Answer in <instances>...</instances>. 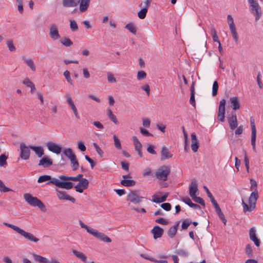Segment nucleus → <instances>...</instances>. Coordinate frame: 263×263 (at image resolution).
I'll use <instances>...</instances> for the list:
<instances>
[{
	"mask_svg": "<svg viewBox=\"0 0 263 263\" xmlns=\"http://www.w3.org/2000/svg\"><path fill=\"white\" fill-rule=\"evenodd\" d=\"M113 138H114V140L115 146L117 149H121V145L120 140L118 139V138L116 135H114Z\"/></svg>",
	"mask_w": 263,
	"mask_h": 263,
	"instance_id": "obj_55",
	"label": "nucleus"
},
{
	"mask_svg": "<svg viewBox=\"0 0 263 263\" xmlns=\"http://www.w3.org/2000/svg\"><path fill=\"white\" fill-rule=\"evenodd\" d=\"M225 108H218L217 120L221 122L225 121Z\"/></svg>",
	"mask_w": 263,
	"mask_h": 263,
	"instance_id": "obj_33",
	"label": "nucleus"
},
{
	"mask_svg": "<svg viewBox=\"0 0 263 263\" xmlns=\"http://www.w3.org/2000/svg\"><path fill=\"white\" fill-rule=\"evenodd\" d=\"M258 198V194L257 189H255L254 191H253L250 196L249 198V203H252V205H254L255 206L256 202Z\"/></svg>",
	"mask_w": 263,
	"mask_h": 263,
	"instance_id": "obj_25",
	"label": "nucleus"
},
{
	"mask_svg": "<svg viewBox=\"0 0 263 263\" xmlns=\"http://www.w3.org/2000/svg\"><path fill=\"white\" fill-rule=\"evenodd\" d=\"M23 60L26 63V64L30 68V69L32 71H34L35 70V66L34 65L33 60L31 59H27L26 57H23Z\"/></svg>",
	"mask_w": 263,
	"mask_h": 263,
	"instance_id": "obj_32",
	"label": "nucleus"
},
{
	"mask_svg": "<svg viewBox=\"0 0 263 263\" xmlns=\"http://www.w3.org/2000/svg\"><path fill=\"white\" fill-rule=\"evenodd\" d=\"M51 179V177L49 175H43L39 177L37 179V182L39 183H42L45 181H49V180Z\"/></svg>",
	"mask_w": 263,
	"mask_h": 263,
	"instance_id": "obj_45",
	"label": "nucleus"
},
{
	"mask_svg": "<svg viewBox=\"0 0 263 263\" xmlns=\"http://www.w3.org/2000/svg\"><path fill=\"white\" fill-rule=\"evenodd\" d=\"M19 234L30 241L36 242L39 240V239L35 237L32 234L26 232L22 229L21 230Z\"/></svg>",
	"mask_w": 263,
	"mask_h": 263,
	"instance_id": "obj_20",
	"label": "nucleus"
},
{
	"mask_svg": "<svg viewBox=\"0 0 263 263\" xmlns=\"http://www.w3.org/2000/svg\"><path fill=\"white\" fill-rule=\"evenodd\" d=\"M12 191V190L11 189L6 187L4 183H3V182L1 180H0V191L1 192L5 193Z\"/></svg>",
	"mask_w": 263,
	"mask_h": 263,
	"instance_id": "obj_47",
	"label": "nucleus"
},
{
	"mask_svg": "<svg viewBox=\"0 0 263 263\" xmlns=\"http://www.w3.org/2000/svg\"><path fill=\"white\" fill-rule=\"evenodd\" d=\"M63 154L66 157L68 158L70 160L73 159V158L76 156L73 153L72 149L70 148L64 149L63 151Z\"/></svg>",
	"mask_w": 263,
	"mask_h": 263,
	"instance_id": "obj_35",
	"label": "nucleus"
},
{
	"mask_svg": "<svg viewBox=\"0 0 263 263\" xmlns=\"http://www.w3.org/2000/svg\"><path fill=\"white\" fill-rule=\"evenodd\" d=\"M161 160H164L165 159H168L172 157L173 155L171 154V152L168 150V149L165 146H163L161 151Z\"/></svg>",
	"mask_w": 263,
	"mask_h": 263,
	"instance_id": "obj_21",
	"label": "nucleus"
},
{
	"mask_svg": "<svg viewBox=\"0 0 263 263\" xmlns=\"http://www.w3.org/2000/svg\"><path fill=\"white\" fill-rule=\"evenodd\" d=\"M191 223L192 221H190L189 219L183 220L181 224L182 229L183 230L186 229Z\"/></svg>",
	"mask_w": 263,
	"mask_h": 263,
	"instance_id": "obj_58",
	"label": "nucleus"
},
{
	"mask_svg": "<svg viewBox=\"0 0 263 263\" xmlns=\"http://www.w3.org/2000/svg\"><path fill=\"white\" fill-rule=\"evenodd\" d=\"M198 182L195 179L192 180V182L189 186V194L192 198L196 196V193L198 192Z\"/></svg>",
	"mask_w": 263,
	"mask_h": 263,
	"instance_id": "obj_13",
	"label": "nucleus"
},
{
	"mask_svg": "<svg viewBox=\"0 0 263 263\" xmlns=\"http://www.w3.org/2000/svg\"><path fill=\"white\" fill-rule=\"evenodd\" d=\"M146 77V73L144 71H139L137 73V79L139 80L144 79Z\"/></svg>",
	"mask_w": 263,
	"mask_h": 263,
	"instance_id": "obj_62",
	"label": "nucleus"
},
{
	"mask_svg": "<svg viewBox=\"0 0 263 263\" xmlns=\"http://www.w3.org/2000/svg\"><path fill=\"white\" fill-rule=\"evenodd\" d=\"M52 164V161L48 159L47 157L42 158L39 163V165L43 166L44 167H47Z\"/></svg>",
	"mask_w": 263,
	"mask_h": 263,
	"instance_id": "obj_26",
	"label": "nucleus"
},
{
	"mask_svg": "<svg viewBox=\"0 0 263 263\" xmlns=\"http://www.w3.org/2000/svg\"><path fill=\"white\" fill-rule=\"evenodd\" d=\"M30 146H27L24 143L22 142L20 144V157L22 159L26 160L29 158L30 153Z\"/></svg>",
	"mask_w": 263,
	"mask_h": 263,
	"instance_id": "obj_7",
	"label": "nucleus"
},
{
	"mask_svg": "<svg viewBox=\"0 0 263 263\" xmlns=\"http://www.w3.org/2000/svg\"><path fill=\"white\" fill-rule=\"evenodd\" d=\"M139 190H134L131 191L127 196V201H130L135 204L141 202L144 197L138 196Z\"/></svg>",
	"mask_w": 263,
	"mask_h": 263,
	"instance_id": "obj_5",
	"label": "nucleus"
},
{
	"mask_svg": "<svg viewBox=\"0 0 263 263\" xmlns=\"http://www.w3.org/2000/svg\"><path fill=\"white\" fill-rule=\"evenodd\" d=\"M61 182V181H60L58 179H57L55 178L51 177V179L49 180V181H48L47 183V184L52 183V184H54L56 186L59 187Z\"/></svg>",
	"mask_w": 263,
	"mask_h": 263,
	"instance_id": "obj_52",
	"label": "nucleus"
},
{
	"mask_svg": "<svg viewBox=\"0 0 263 263\" xmlns=\"http://www.w3.org/2000/svg\"><path fill=\"white\" fill-rule=\"evenodd\" d=\"M90 0H80L79 3V10L81 12L86 11L90 4Z\"/></svg>",
	"mask_w": 263,
	"mask_h": 263,
	"instance_id": "obj_24",
	"label": "nucleus"
},
{
	"mask_svg": "<svg viewBox=\"0 0 263 263\" xmlns=\"http://www.w3.org/2000/svg\"><path fill=\"white\" fill-rule=\"evenodd\" d=\"M125 28L127 29L129 32H132L134 34H136L137 29L134 23H129L127 24L125 26Z\"/></svg>",
	"mask_w": 263,
	"mask_h": 263,
	"instance_id": "obj_40",
	"label": "nucleus"
},
{
	"mask_svg": "<svg viewBox=\"0 0 263 263\" xmlns=\"http://www.w3.org/2000/svg\"><path fill=\"white\" fill-rule=\"evenodd\" d=\"M7 45L10 51H14L16 50V48L12 40H8L7 42Z\"/></svg>",
	"mask_w": 263,
	"mask_h": 263,
	"instance_id": "obj_57",
	"label": "nucleus"
},
{
	"mask_svg": "<svg viewBox=\"0 0 263 263\" xmlns=\"http://www.w3.org/2000/svg\"><path fill=\"white\" fill-rule=\"evenodd\" d=\"M147 9L143 8L138 12V16L141 19H144L146 17Z\"/></svg>",
	"mask_w": 263,
	"mask_h": 263,
	"instance_id": "obj_44",
	"label": "nucleus"
},
{
	"mask_svg": "<svg viewBox=\"0 0 263 263\" xmlns=\"http://www.w3.org/2000/svg\"><path fill=\"white\" fill-rule=\"evenodd\" d=\"M191 140H192V144L191 148L192 150L194 152H196L198 151L199 148V145L198 142V140L196 137V135L195 133H192L191 134Z\"/></svg>",
	"mask_w": 263,
	"mask_h": 263,
	"instance_id": "obj_22",
	"label": "nucleus"
},
{
	"mask_svg": "<svg viewBox=\"0 0 263 263\" xmlns=\"http://www.w3.org/2000/svg\"><path fill=\"white\" fill-rule=\"evenodd\" d=\"M30 149L34 151L39 157H41L44 154V149L41 146H30Z\"/></svg>",
	"mask_w": 263,
	"mask_h": 263,
	"instance_id": "obj_31",
	"label": "nucleus"
},
{
	"mask_svg": "<svg viewBox=\"0 0 263 263\" xmlns=\"http://www.w3.org/2000/svg\"><path fill=\"white\" fill-rule=\"evenodd\" d=\"M242 201V205L243 206V211L246 213L247 211H252L255 208V206L254 205H252V203H249L250 205L249 206L243 200V199H241Z\"/></svg>",
	"mask_w": 263,
	"mask_h": 263,
	"instance_id": "obj_34",
	"label": "nucleus"
},
{
	"mask_svg": "<svg viewBox=\"0 0 263 263\" xmlns=\"http://www.w3.org/2000/svg\"><path fill=\"white\" fill-rule=\"evenodd\" d=\"M57 195L60 200H67L71 201L72 203L76 202L74 198L67 195L66 193L64 191L57 190Z\"/></svg>",
	"mask_w": 263,
	"mask_h": 263,
	"instance_id": "obj_14",
	"label": "nucleus"
},
{
	"mask_svg": "<svg viewBox=\"0 0 263 263\" xmlns=\"http://www.w3.org/2000/svg\"><path fill=\"white\" fill-rule=\"evenodd\" d=\"M246 253L248 255L249 257H253V250L251 245L248 244L245 249Z\"/></svg>",
	"mask_w": 263,
	"mask_h": 263,
	"instance_id": "obj_48",
	"label": "nucleus"
},
{
	"mask_svg": "<svg viewBox=\"0 0 263 263\" xmlns=\"http://www.w3.org/2000/svg\"><path fill=\"white\" fill-rule=\"evenodd\" d=\"M230 102L231 103V106L233 110H237L240 109V104L239 99L237 97H233L230 98Z\"/></svg>",
	"mask_w": 263,
	"mask_h": 263,
	"instance_id": "obj_19",
	"label": "nucleus"
},
{
	"mask_svg": "<svg viewBox=\"0 0 263 263\" xmlns=\"http://www.w3.org/2000/svg\"><path fill=\"white\" fill-rule=\"evenodd\" d=\"M132 140L135 145V150L137 152L139 157L141 158L143 156L141 151L142 144L136 136L132 137Z\"/></svg>",
	"mask_w": 263,
	"mask_h": 263,
	"instance_id": "obj_18",
	"label": "nucleus"
},
{
	"mask_svg": "<svg viewBox=\"0 0 263 263\" xmlns=\"http://www.w3.org/2000/svg\"><path fill=\"white\" fill-rule=\"evenodd\" d=\"M107 115L109 119L113 122L115 124H119V122L116 118V116L112 113L111 109H108L107 111Z\"/></svg>",
	"mask_w": 263,
	"mask_h": 263,
	"instance_id": "obj_37",
	"label": "nucleus"
},
{
	"mask_svg": "<svg viewBox=\"0 0 263 263\" xmlns=\"http://www.w3.org/2000/svg\"><path fill=\"white\" fill-rule=\"evenodd\" d=\"M218 87L219 86L218 82L216 81H214L212 87V95L213 96H216L217 95Z\"/></svg>",
	"mask_w": 263,
	"mask_h": 263,
	"instance_id": "obj_49",
	"label": "nucleus"
},
{
	"mask_svg": "<svg viewBox=\"0 0 263 263\" xmlns=\"http://www.w3.org/2000/svg\"><path fill=\"white\" fill-rule=\"evenodd\" d=\"M64 76L65 77L66 80L68 83H69L71 85H73V81L70 76V72L68 70H66L64 72Z\"/></svg>",
	"mask_w": 263,
	"mask_h": 263,
	"instance_id": "obj_59",
	"label": "nucleus"
},
{
	"mask_svg": "<svg viewBox=\"0 0 263 263\" xmlns=\"http://www.w3.org/2000/svg\"><path fill=\"white\" fill-rule=\"evenodd\" d=\"M121 184L125 186L129 187L135 185L136 182L134 180L123 179L121 181Z\"/></svg>",
	"mask_w": 263,
	"mask_h": 263,
	"instance_id": "obj_38",
	"label": "nucleus"
},
{
	"mask_svg": "<svg viewBox=\"0 0 263 263\" xmlns=\"http://www.w3.org/2000/svg\"><path fill=\"white\" fill-rule=\"evenodd\" d=\"M71 163V167L73 171H76L78 169L79 163L77 159L76 156L73 158V159H72L70 160Z\"/></svg>",
	"mask_w": 263,
	"mask_h": 263,
	"instance_id": "obj_42",
	"label": "nucleus"
},
{
	"mask_svg": "<svg viewBox=\"0 0 263 263\" xmlns=\"http://www.w3.org/2000/svg\"><path fill=\"white\" fill-rule=\"evenodd\" d=\"M47 146L49 151L56 154H59L61 152L62 147L56 143L49 142L47 143Z\"/></svg>",
	"mask_w": 263,
	"mask_h": 263,
	"instance_id": "obj_16",
	"label": "nucleus"
},
{
	"mask_svg": "<svg viewBox=\"0 0 263 263\" xmlns=\"http://www.w3.org/2000/svg\"><path fill=\"white\" fill-rule=\"evenodd\" d=\"M60 43L65 47H70L73 44V42L71 41V40L67 37H63L60 40Z\"/></svg>",
	"mask_w": 263,
	"mask_h": 263,
	"instance_id": "obj_39",
	"label": "nucleus"
},
{
	"mask_svg": "<svg viewBox=\"0 0 263 263\" xmlns=\"http://www.w3.org/2000/svg\"><path fill=\"white\" fill-rule=\"evenodd\" d=\"M140 131L142 135L145 136H152L153 135L150 133L147 129L142 127L140 128Z\"/></svg>",
	"mask_w": 263,
	"mask_h": 263,
	"instance_id": "obj_64",
	"label": "nucleus"
},
{
	"mask_svg": "<svg viewBox=\"0 0 263 263\" xmlns=\"http://www.w3.org/2000/svg\"><path fill=\"white\" fill-rule=\"evenodd\" d=\"M32 256L35 260L40 263H49L50 260L41 255L32 254Z\"/></svg>",
	"mask_w": 263,
	"mask_h": 263,
	"instance_id": "obj_30",
	"label": "nucleus"
},
{
	"mask_svg": "<svg viewBox=\"0 0 263 263\" xmlns=\"http://www.w3.org/2000/svg\"><path fill=\"white\" fill-rule=\"evenodd\" d=\"M79 224L82 228L85 229L88 233H89L90 234H91V233L92 232L94 229H92V228L88 227V226H87L86 224L82 222V221H81V220H80L79 221Z\"/></svg>",
	"mask_w": 263,
	"mask_h": 263,
	"instance_id": "obj_43",
	"label": "nucleus"
},
{
	"mask_svg": "<svg viewBox=\"0 0 263 263\" xmlns=\"http://www.w3.org/2000/svg\"><path fill=\"white\" fill-rule=\"evenodd\" d=\"M24 197L28 203L32 206H37L41 209L45 208L44 203L40 199L36 197L32 196L30 194H25Z\"/></svg>",
	"mask_w": 263,
	"mask_h": 263,
	"instance_id": "obj_2",
	"label": "nucleus"
},
{
	"mask_svg": "<svg viewBox=\"0 0 263 263\" xmlns=\"http://www.w3.org/2000/svg\"><path fill=\"white\" fill-rule=\"evenodd\" d=\"M192 198L195 202L200 204L202 206H205V202L202 198L195 196Z\"/></svg>",
	"mask_w": 263,
	"mask_h": 263,
	"instance_id": "obj_53",
	"label": "nucleus"
},
{
	"mask_svg": "<svg viewBox=\"0 0 263 263\" xmlns=\"http://www.w3.org/2000/svg\"><path fill=\"white\" fill-rule=\"evenodd\" d=\"M249 237L250 239L254 242L256 247H259L260 246V241L256 236V229L254 227H252L250 229Z\"/></svg>",
	"mask_w": 263,
	"mask_h": 263,
	"instance_id": "obj_15",
	"label": "nucleus"
},
{
	"mask_svg": "<svg viewBox=\"0 0 263 263\" xmlns=\"http://www.w3.org/2000/svg\"><path fill=\"white\" fill-rule=\"evenodd\" d=\"M182 201L185 204H187L191 208L195 209L200 210L201 207L197 204L194 203L192 202L191 199L189 197H185L182 199Z\"/></svg>",
	"mask_w": 263,
	"mask_h": 263,
	"instance_id": "obj_28",
	"label": "nucleus"
},
{
	"mask_svg": "<svg viewBox=\"0 0 263 263\" xmlns=\"http://www.w3.org/2000/svg\"><path fill=\"white\" fill-rule=\"evenodd\" d=\"M73 183L69 181H61L59 187L69 190L72 188Z\"/></svg>",
	"mask_w": 263,
	"mask_h": 263,
	"instance_id": "obj_36",
	"label": "nucleus"
},
{
	"mask_svg": "<svg viewBox=\"0 0 263 263\" xmlns=\"http://www.w3.org/2000/svg\"><path fill=\"white\" fill-rule=\"evenodd\" d=\"M70 28L72 31H76L78 30V26L74 20L70 21Z\"/></svg>",
	"mask_w": 263,
	"mask_h": 263,
	"instance_id": "obj_50",
	"label": "nucleus"
},
{
	"mask_svg": "<svg viewBox=\"0 0 263 263\" xmlns=\"http://www.w3.org/2000/svg\"><path fill=\"white\" fill-rule=\"evenodd\" d=\"M155 222L163 225H167L168 223V221L167 220L165 219L162 217L157 218L155 220Z\"/></svg>",
	"mask_w": 263,
	"mask_h": 263,
	"instance_id": "obj_61",
	"label": "nucleus"
},
{
	"mask_svg": "<svg viewBox=\"0 0 263 263\" xmlns=\"http://www.w3.org/2000/svg\"><path fill=\"white\" fill-rule=\"evenodd\" d=\"M243 153H244V161H245V166L246 167V170L248 173L249 172V159L247 156L246 151L243 150Z\"/></svg>",
	"mask_w": 263,
	"mask_h": 263,
	"instance_id": "obj_46",
	"label": "nucleus"
},
{
	"mask_svg": "<svg viewBox=\"0 0 263 263\" xmlns=\"http://www.w3.org/2000/svg\"><path fill=\"white\" fill-rule=\"evenodd\" d=\"M229 27L233 37L235 40V42L236 43H237L238 40V35L236 30L235 26H233L232 25H231V26Z\"/></svg>",
	"mask_w": 263,
	"mask_h": 263,
	"instance_id": "obj_41",
	"label": "nucleus"
},
{
	"mask_svg": "<svg viewBox=\"0 0 263 263\" xmlns=\"http://www.w3.org/2000/svg\"><path fill=\"white\" fill-rule=\"evenodd\" d=\"M72 252L73 254L82 261L87 263V256L82 252L78 251L74 249H72Z\"/></svg>",
	"mask_w": 263,
	"mask_h": 263,
	"instance_id": "obj_27",
	"label": "nucleus"
},
{
	"mask_svg": "<svg viewBox=\"0 0 263 263\" xmlns=\"http://www.w3.org/2000/svg\"><path fill=\"white\" fill-rule=\"evenodd\" d=\"M49 36L53 40H57L61 37L58 27L55 24H52L49 28Z\"/></svg>",
	"mask_w": 263,
	"mask_h": 263,
	"instance_id": "obj_12",
	"label": "nucleus"
},
{
	"mask_svg": "<svg viewBox=\"0 0 263 263\" xmlns=\"http://www.w3.org/2000/svg\"><path fill=\"white\" fill-rule=\"evenodd\" d=\"M161 207L166 211H170L171 210L172 205L170 203H163L161 204Z\"/></svg>",
	"mask_w": 263,
	"mask_h": 263,
	"instance_id": "obj_63",
	"label": "nucleus"
},
{
	"mask_svg": "<svg viewBox=\"0 0 263 263\" xmlns=\"http://www.w3.org/2000/svg\"><path fill=\"white\" fill-rule=\"evenodd\" d=\"M176 253L182 257H186L189 255L188 252L184 249H178L176 251Z\"/></svg>",
	"mask_w": 263,
	"mask_h": 263,
	"instance_id": "obj_51",
	"label": "nucleus"
},
{
	"mask_svg": "<svg viewBox=\"0 0 263 263\" xmlns=\"http://www.w3.org/2000/svg\"><path fill=\"white\" fill-rule=\"evenodd\" d=\"M171 170L170 166L163 165L159 167L156 172V177L160 180L166 181L167 176L170 173Z\"/></svg>",
	"mask_w": 263,
	"mask_h": 263,
	"instance_id": "obj_3",
	"label": "nucleus"
},
{
	"mask_svg": "<svg viewBox=\"0 0 263 263\" xmlns=\"http://www.w3.org/2000/svg\"><path fill=\"white\" fill-rule=\"evenodd\" d=\"M93 145L94 147L96 149V152H97L98 154L101 157H103L104 155L103 151L101 149V148L99 147V146L96 143H93Z\"/></svg>",
	"mask_w": 263,
	"mask_h": 263,
	"instance_id": "obj_54",
	"label": "nucleus"
},
{
	"mask_svg": "<svg viewBox=\"0 0 263 263\" xmlns=\"http://www.w3.org/2000/svg\"><path fill=\"white\" fill-rule=\"evenodd\" d=\"M65 98L66 99V102L67 103V104L69 105V106L70 107V108L73 111V112L77 119H80V116L78 115V112L77 107H76L74 102L70 96V95L66 93L65 95Z\"/></svg>",
	"mask_w": 263,
	"mask_h": 263,
	"instance_id": "obj_10",
	"label": "nucleus"
},
{
	"mask_svg": "<svg viewBox=\"0 0 263 263\" xmlns=\"http://www.w3.org/2000/svg\"><path fill=\"white\" fill-rule=\"evenodd\" d=\"M4 224L5 226H7L8 227L11 228L12 229H13L14 231H16L18 233H19L20 231L21 230V229L19 227H18L16 226L13 225L12 224H10V223L5 222Z\"/></svg>",
	"mask_w": 263,
	"mask_h": 263,
	"instance_id": "obj_60",
	"label": "nucleus"
},
{
	"mask_svg": "<svg viewBox=\"0 0 263 263\" xmlns=\"http://www.w3.org/2000/svg\"><path fill=\"white\" fill-rule=\"evenodd\" d=\"M250 7V12L255 16V20H258L262 14L261 9L257 1L252 2L249 4Z\"/></svg>",
	"mask_w": 263,
	"mask_h": 263,
	"instance_id": "obj_4",
	"label": "nucleus"
},
{
	"mask_svg": "<svg viewBox=\"0 0 263 263\" xmlns=\"http://www.w3.org/2000/svg\"><path fill=\"white\" fill-rule=\"evenodd\" d=\"M89 181L86 178H82L74 187L77 192L81 193L84 190L87 189Z\"/></svg>",
	"mask_w": 263,
	"mask_h": 263,
	"instance_id": "obj_9",
	"label": "nucleus"
},
{
	"mask_svg": "<svg viewBox=\"0 0 263 263\" xmlns=\"http://www.w3.org/2000/svg\"><path fill=\"white\" fill-rule=\"evenodd\" d=\"M179 224V222L178 221L175 225L171 227L169 229V230L167 232V234H168V236L170 238H173L175 236V235L177 233V228H178Z\"/></svg>",
	"mask_w": 263,
	"mask_h": 263,
	"instance_id": "obj_29",
	"label": "nucleus"
},
{
	"mask_svg": "<svg viewBox=\"0 0 263 263\" xmlns=\"http://www.w3.org/2000/svg\"><path fill=\"white\" fill-rule=\"evenodd\" d=\"M80 0H63L62 4L64 7H74L80 3Z\"/></svg>",
	"mask_w": 263,
	"mask_h": 263,
	"instance_id": "obj_23",
	"label": "nucleus"
},
{
	"mask_svg": "<svg viewBox=\"0 0 263 263\" xmlns=\"http://www.w3.org/2000/svg\"><path fill=\"white\" fill-rule=\"evenodd\" d=\"M227 120L230 128L231 130H234L237 127L238 122L237 116L235 112H232L230 115H228L227 117Z\"/></svg>",
	"mask_w": 263,
	"mask_h": 263,
	"instance_id": "obj_8",
	"label": "nucleus"
},
{
	"mask_svg": "<svg viewBox=\"0 0 263 263\" xmlns=\"http://www.w3.org/2000/svg\"><path fill=\"white\" fill-rule=\"evenodd\" d=\"M250 123L251 126V145L252 148L254 152H256V129L254 120L253 117L250 118Z\"/></svg>",
	"mask_w": 263,
	"mask_h": 263,
	"instance_id": "obj_6",
	"label": "nucleus"
},
{
	"mask_svg": "<svg viewBox=\"0 0 263 263\" xmlns=\"http://www.w3.org/2000/svg\"><path fill=\"white\" fill-rule=\"evenodd\" d=\"M91 234L102 241L106 242H110L111 241V239L107 235L103 233L99 232L96 229H94Z\"/></svg>",
	"mask_w": 263,
	"mask_h": 263,
	"instance_id": "obj_11",
	"label": "nucleus"
},
{
	"mask_svg": "<svg viewBox=\"0 0 263 263\" xmlns=\"http://www.w3.org/2000/svg\"><path fill=\"white\" fill-rule=\"evenodd\" d=\"M163 233V229L159 226H154L153 229L151 230V233L153 234L155 239L161 237Z\"/></svg>",
	"mask_w": 263,
	"mask_h": 263,
	"instance_id": "obj_17",
	"label": "nucleus"
},
{
	"mask_svg": "<svg viewBox=\"0 0 263 263\" xmlns=\"http://www.w3.org/2000/svg\"><path fill=\"white\" fill-rule=\"evenodd\" d=\"M203 189L205 190L207 194L208 197L210 199V200L215 209L216 214L218 215L219 218L221 219L223 224L224 225H226L227 220L225 218L223 212H222L218 203L215 199L214 197H213V196L212 195V193L210 192L208 188L206 186H204Z\"/></svg>",
	"mask_w": 263,
	"mask_h": 263,
	"instance_id": "obj_1",
	"label": "nucleus"
},
{
	"mask_svg": "<svg viewBox=\"0 0 263 263\" xmlns=\"http://www.w3.org/2000/svg\"><path fill=\"white\" fill-rule=\"evenodd\" d=\"M7 157L5 154L0 156V166H3L7 164Z\"/></svg>",
	"mask_w": 263,
	"mask_h": 263,
	"instance_id": "obj_56",
	"label": "nucleus"
}]
</instances>
